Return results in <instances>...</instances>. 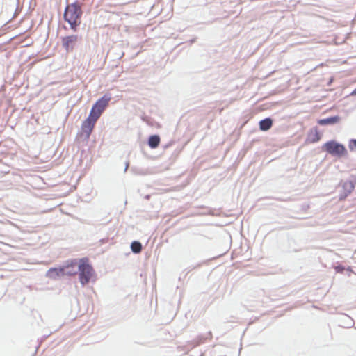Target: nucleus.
Instances as JSON below:
<instances>
[{"label": "nucleus", "instance_id": "nucleus-1", "mask_svg": "<svg viewBox=\"0 0 356 356\" xmlns=\"http://www.w3.org/2000/svg\"><path fill=\"white\" fill-rule=\"evenodd\" d=\"M79 277L81 284L83 286L96 279L95 270L87 257L79 259Z\"/></svg>", "mask_w": 356, "mask_h": 356}, {"label": "nucleus", "instance_id": "nucleus-2", "mask_svg": "<svg viewBox=\"0 0 356 356\" xmlns=\"http://www.w3.org/2000/svg\"><path fill=\"white\" fill-rule=\"evenodd\" d=\"M81 14L82 12L80 6L76 3L70 4L66 7L64 19L70 24L72 29L75 31L77 26L79 25Z\"/></svg>", "mask_w": 356, "mask_h": 356}, {"label": "nucleus", "instance_id": "nucleus-3", "mask_svg": "<svg viewBox=\"0 0 356 356\" xmlns=\"http://www.w3.org/2000/svg\"><path fill=\"white\" fill-rule=\"evenodd\" d=\"M111 99V95L110 94H105L95 103L92 107L90 114L99 119L102 113L108 106Z\"/></svg>", "mask_w": 356, "mask_h": 356}, {"label": "nucleus", "instance_id": "nucleus-4", "mask_svg": "<svg viewBox=\"0 0 356 356\" xmlns=\"http://www.w3.org/2000/svg\"><path fill=\"white\" fill-rule=\"evenodd\" d=\"M323 147L327 153L334 156H341L345 155L346 153L345 147L335 141H329L326 143Z\"/></svg>", "mask_w": 356, "mask_h": 356}, {"label": "nucleus", "instance_id": "nucleus-5", "mask_svg": "<svg viewBox=\"0 0 356 356\" xmlns=\"http://www.w3.org/2000/svg\"><path fill=\"white\" fill-rule=\"evenodd\" d=\"M62 268L65 275H76L77 274V268H79V259L67 260Z\"/></svg>", "mask_w": 356, "mask_h": 356}, {"label": "nucleus", "instance_id": "nucleus-6", "mask_svg": "<svg viewBox=\"0 0 356 356\" xmlns=\"http://www.w3.org/2000/svg\"><path fill=\"white\" fill-rule=\"evenodd\" d=\"M97 120L98 118L94 117L91 114H89L87 119L83 121L81 129L87 137H89L91 134Z\"/></svg>", "mask_w": 356, "mask_h": 356}, {"label": "nucleus", "instance_id": "nucleus-7", "mask_svg": "<svg viewBox=\"0 0 356 356\" xmlns=\"http://www.w3.org/2000/svg\"><path fill=\"white\" fill-rule=\"evenodd\" d=\"M78 40V36L76 35L66 36L62 38V44L67 51H72L76 42Z\"/></svg>", "mask_w": 356, "mask_h": 356}, {"label": "nucleus", "instance_id": "nucleus-8", "mask_svg": "<svg viewBox=\"0 0 356 356\" xmlns=\"http://www.w3.org/2000/svg\"><path fill=\"white\" fill-rule=\"evenodd\" d=\"M63 276H65V275H64L63 269L62 267L52 268H50L47 272V277L50 279H52V280H56L58 277H63Z\"/></svg>", "mask_w": 356, "mask_h": 356}, {"label": "nucleus", "instance_id": "nucleus-9", "mask_svg": "<svg viewBox=\"0 0 356 356\" xmlns=\"http://www.w3.org/2000/svg\"><path fill=\"white\" fill-rule=\"evenodd\" d=\"M340 118L339 116H333L326 119H321L318 121L320 125L333 124L339 122Z\"/></svg>", "mask_w": 356, "mask_h": 356}, {"label": "nucleus", "instance_id": "nucleus-10", "mask_svg": "<svg viewBox=\"0 0 356 356\" xmlns=\"http://www.w3.org/2000/svg\"><path fill=\"white\" fill-rule=\"evenodd\" d=\"M272 125L273 121L270 118H266L259 122V129L264 131L269 130Z\"/></svg>", "mask_w": 356, "mask_h": 356}, {"label": "nucleus", "instance_id": "nucleus-11", "mask_svg": "<svg viewBox=\"0 0 356 356\" xmlns=\"http://www.w3.org/2000/svg\"><path fill=\"white\" fill-rule=\"evenodd\" d=\"M160 141L161 140L159 136L153 135L149 138L148 145L151 148L155 149L159 146Z\"/></svg>", "mask_w": 356, "mask_h": 356}, {"label": "nucleus", "instance_id": "nucleus-12", "mask_svg": "<svg viewBox=\"0 0 356 356\" xmlns=\"http://www.w3.org/2000/svg\"><path fill=\"white\" fill-rule=\"evenodd\" d=\"M131 249L134 253H140L142 250V245L138 241H134L131 244Z\"/></svg>", "mask_w": 356, "mask_h": 356}, {"label": "nucleus", "instance_id": "nucleus-13", "mask_svg": "<svg viewBox=\"0 0 356 356\" xmlns=\"http://www.w3.org/2000/svg\"><path fill=\"white\" fill-rule=\"evenodd\" d=\"M349 148H350L351 150H355V149H356V140H352L350 142V144H349Z\"/></svg>", "mask_w": 356, "mask_h": 356}, {"label": "nucleus", "instance_id": "nucleus-14", "mask_svg": "<svg viewBox=\"0 0 356 356\" xmlns=\"http://www.w3.org/2000/svg\"><path fill=\"white\" fill-rule=\"evenodd\" d=\"M320 138H321V136H320L319 133L317 131H316V133L314 134V138L312 140V142H314V143L317 142L320 140Z\"/></svg>", "mask_w": 356, "mask_h": 356}, {"label": "nucleus", "instance_id": "nucleus-15", "mask_svg": "<svg viewBox=\"0 0 356 356\" xmlns=\"http://www.w3.org/2000/svg\"><path fill=\"white\" fill-rule=\"evenodd\" d=\"M355 92L356 93V89H355Z\"/></svg>", "mask_w": 356, "mask_h": 356}]
</instances>
